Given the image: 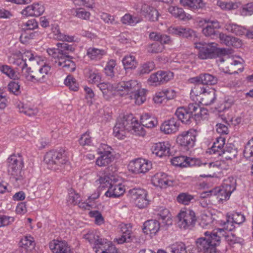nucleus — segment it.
Masks as SVG:
<instances>
[{
  "label": "nucleus",
  "instance_id": "f257e3e1",
  "mask_svg": "<svg viewBox=\"0 0 253 253\" xmlns=\"http://www.w3.org/2000/svg\"><path fill=\"white\" fill-rule=\"evenodd\" d=\"M205 237L198 238L196 247L191 245L187 248V253H216V247L220 243L218 232L204 233Z\"/></svg>",
  "mask_w": 253,
  "mask_h": 253
},
{
  "label": "nucleus",
  "instance_id": "f03ea898",
  "mask_svg": "<svg viewBox=\"0 0 253 253\" xmlns=\"http://www.w3.org/2000/svg\"><path fill=\"white\" fill-rule=\"evenodd\" d=\"M190 97L194 101L198 102L203 105H210L216 99L215 91L208 87H205L202 85L198 84L191 90Z\"/></svg>",
  "mask_w": 253,
  "mask_h": 253
},
{
  "label": "nucleus",
  "instance_id": "7ed1b4c3",
  "mask_svg": "<svg viewBox=\"0 0 253 253\" xmlns=\"http://www.w3.org/2000/svg\"><path fill=\"white\" fill-rule=\"evenodd\" d=\"M44 161L50 169L55 170H61L69 166V162L63 149L47 152L44 156Z\"/></svg>",
  "mask_w": 253,
  "mask_h": 253
},
{
  "label": "nucleus",
  "instance_id": "20e7f679",
  "mask_svg": "<svg viewBox=\"0 0 253 253\" xmlns=\"http://www.w3.org/2000/svg\"><path fill=\"white\" fill-rule=\"evenodd\" d=\"M236 179L232 176L225 178L221 186L212 189L213 196H216L219 203L229 199L231 194L236 190Z\"/></svg>",
  "mask_w": 253,
  "mask_h": 253
},
{
  "label": "nucleus",
  "instance_id": "39448f33",
  "mask_svg": "<svg viewBox=\"0 0 253 253\" xmlns=\"http://www.w3.org/2000/svg\"><path fill=\"white\" fill-rule=\"evenodd\" d=\"M8 172L16 181L22 182L24 177L22 168L24 166L23 160L20 155H12L7 159Z\"/></svg>",
  "mask_w": 253,
  "mask_h": 253
},
{
  "label": "nucleus",
  "instance_id": "423d86ee",
  "mask_svg": "<svg viewBox=\"0 0 253 253\" xmlns=\"http://www.w3.org/2000/svg\"><path fill=\"white\" fill-rule=\"evenodd\" d=\"M197 135L198 131L196 129H190L179 134L176 141L184 151H190L195 145Z\"/></svg>",
  "mask_w": 253,
  "mask_h": 253
},
{
  "label": "nucleus",
  "instance_id": "0eeeda50",
  "mask_svg": "<svg viewBox=\"0 0 253 253\" xmlns=\"http://www.w3.org/2000/svg\"><path fill=\"white\" fill-rule=\"evenodd\" d=\"M178 226L181 229H190L194 227L197 217L194 211L186 209L180 211L177 215Z\"/></svg>",
  "mask_w": 253,
  "mask_h": 253
},
{
  "label": "nucleus",
  "instance_id": "6e6552de",
  "mask_svg": "<svg viewBox=\"0 0 253 253\" xmlns=\"http://www.w3.org/2000/svg\"><path fill=\"white\" fill-rule=\"evenodd\" d=\"M128 194L134 202L136 207L139 209L146 208L150 204L148 192L140 188H134L128 191Z\"/></svg>",
  "mask_w": 253,
  "mask_h": 253
},
{
  "label": "nucleus",
  "instance_id": "1a4fd4ad",
  "mask_svg": "<svg viewBox=\"0 0 253 253\" xmlns=\"http://www.w3.org/2000/svg\"><path fill=\"white\" fill-rule=\"evenodd\" d=\"M141 84L136 81L130 80L127 81H121L115 84V90L121 96L129 95L138 90Z\"/></svg>",
  "mask_w": 253,
  "mask_h": 253
},
{
  "label": "nucleus",
  "instance_id": "9d476101",
  "mask_svg": "<svg viewBox=\"0 0 253 253\" xmlns=\"http://www.w3.org/2000/svg\"><path fill=\"white\" fill-rule=\"evenodd\" d=\"M195 48L198 49V57L201 59H211L216 57L217 47L213 42H195Z\"/></svg>",
  "mask_w": 253,
  "mask_h": 253
},
{
  "label": "nucleus",
  "instance_id": "9b49d317",
  "mask_svg": "<svg viewBox=\"0 0 253 253\" xmlns=\"http://www.w3.org/2000/svg\"><path fill=\"white\" fill-rule=\"evenodd\" d=\"M57 48H49L46 50L48 54L54 59L69 58V53L75 49L73 45L64 42L57 43Z\"/></svg>",
  "mask_w": 253,
  "mask_h": 253
},
{
  "label": "nucleus",
  "instance_id": "f8f14e48",
  "mask_svg": "<svg viewBox=\"0 0 253 253\" xmlns=\"http://www.w3.org/2000/svg\"><path fill=\"white\" fill-rule=\"evenodd\" d=\"M111 148L105 144H101L97 150L100 156L96 160V164L99 167L109 165L114 160L111 153Z\"/></svg>",
  "mask_w": 253,
  "mask_h": 253
},
{
  "label": "nucleus",
  "instance_id": "ddd939ff",
  "mask_svg": "<svg viewBox=\"0 0 253 253\" xmlns=\"http://www.w3.org/2000/svg\"><path fill=\"white\" fill-rule=\"evenodd\" d=\"M131 121L130 116H124L119 118L113 128L114 135L119 139H123L126 133L130 130L129 122Z\"/></svg>",
  "mask_w": 253,
  "mask_h": 253
},
{
  "label": "nucleus",
  "instance_id": "4468645a",
  "mask_svg": "<svg viewBox=\"0 0 253 253\" xmlns=\"http://www.w3.org/2000/svg\"><path fill=\"white\" fill-rule=\"evenodd\" d=\"M41 66L39 68L33 76H30V82L34 84L43 83L46 82L50 74L51 66L43 62L40 64Z\"/></svg>",
  "mask_w": 253,
  "mask_h": 253
},
{
  "label": "nucleus",
  "instance_id": "2eb2a0df",
  "mask_svg": "<svg viewBox=\"0 0 253 253\" xmlns=\"http://www.w3.org/2000/svg\"><path fill=\"white\" fill-rule=\"evenodd\" d=\"M173 77V74L170 71H159L152 74L148 79L151 85H158L166 83Z\"/></svg>",
  "mask_w": 253,
  "mask_h": 253
},
{
  "label": "nucleus",
  "instance_id": "dca6fc26",
  "mask_svg": "<svg viewBox=\"0 0 253 253\" xmlns=\"http://www.w3.org/2000/svg\"><path fill=\"white\" fill-rule=\"evenodd\" d=\"M199 23L204 27L202 32L205 36L213 37L218 34L217 30L220 28V25L217 20L204 19L200 20Z\"/></svg>",
  "mask_w": 253,
  "mask_h": 253
},
{
  "label": "nucleus",
  "instance_id": "f3484780",
  "mask_svg": "<svg viewBox=\"0 0 253 253\" xmlns=\"http://www.w3.org/2000/svg\"><path fill=\"white\" fill-rule=\"evenodd\" d=\"M134 173H146L152 168V162L148 160L137 159L133 161L130 165Z\"/></svg>",
  "mask_w": 253,
  "mask_h": 253
},
{
  "label": "nucleus",
  "instance_id": "a211bd4d",
  "mask_svg": "<svg viewBox=\"0 0 253 253\" xmlns=\"http://www.w3.org/2000/svg\"><path fill=\"white\" fill-rule=\"evenodd\" d=\"M225 29L228 32L232 33L237 36H242L246 34V36L248 38L253 39V26L252 27L250 31H248L241 25L229 22L225 24Z\"/></svg>",
  "mask_w": 253,
  "mask_h": 253
},
{
  "label": "nucleus",
  "instance_id": "6ab92c4d",
  "mask_svg": "<svg viewBox=\"0 0 253 253\" xmlns=\"http://www.w3.org/2000/svg\"><path fill=\"white\" fill-rule=\"evenodd\" d=\"M170 147V145L168 141H162L154 143L151 150L153 154L162 158L169 155Z\"/></svg>",
  "mask_w": 253,
  "mask_h": 253
},
{
  "label": "nucleus",
  "instance_id": "aec40b11",
  "mask_svg": "<svg viewBox=\"0 0 253 253\" xmlns=\"http://www.w3.org/2000/svg\"><path fill=\"white\" fill-rule=\"evenodd\" d=\"M114 181L105 192V195L106 197L116 198L124 195L126 191L125 185L119 182L117 178Z\"/></svg>",
  "mask_w": 253,
  "mask_h": 253
},
{
  "label": "nucleus",
  "instance_id": "412c9836",
  "mask_svg": "<svg viewBox=\"0 0 253 253\" xmlns=\"http://www.w3.org/2000/svg\"><path fill=\"white\" fill-rule=\"evenodd\" d=\"M44 7L42 3H34L23 9L21 14L25 17L39 16L44 11Z\"/></svg>",
  "mask_w": 253,
  "mask_h": 253
},
{
  "label": "nucleus",
  "instance_id": "4be33fe9",
  "mask_svg": "<svg viewBox=\"0 0 253 253\" xmlns=\"http://www.w3.org/2000/svg\"><path fill=\"white\" fill-rule=\"evenodd\" d=\"M49 247L53 253H73L65 241L53 240L50 242Z\"/></svg>",
  "mask_w": 253,
  "mask_h": 253
},
{
  "label": "nucleus",
  "instance_id": "5701e85b",
  "mask_svg": "<svg viewBox=\"0 0 253 253\" xmlns=\"http://www.w3.org/2000/svg\"><path fill=\"white\" fill-rule=\"evenodd\" d=\"M84 238L87 240L91 245H93L96 250L106 242V239L100 237L99 232L96 230H89L84 235Z\"/></svg>",
  "mask_w": 253,
  "mask_h": 253
},
{
  "label": "nucleus",
  "instance_id": "b1692460",
  "mask_svg": "<svg viewBox=\"0 0 253 253\" xmlns=\"http://www.w3.org/2000/svg\"><path fill=\"white\" fill-rule=\"evenodd\" d=\"M120 231L122 234L121 237L116 239L119 244L125 242H129L132 240V226L130 224L122 223L119 225Z\"/></svg>",
  "mask_w": 253,
  "mask_h": 253
},
{
  "label": "nucleus",
  "instance_id": "393cba45",
  "mask_svg": "<svg viewBox=\"0 0 253 253\" xmlns=\"http://www.w3.org/2000/svg\"><path fill=\"white\" fill-rule=\"evenodd\" d=\"M180 126L178 121L174 118L165 121L161 126V130L165 134L174 133L178 131Z\"/></svg>",
  "mask_w": 253,
  "mask_h": 253
},
{
  "label": "nucleus",
  "instance_id": "a878e982",
  "mask_svg": "<svg viewBox=\"0 0 253 253\" xmlns=\"http://www.w3.org/2000/svg\"><path fill=\"white\" fill-rule=\"evenodd\" d=\"M154 185L161 188L166 187L172 185V181L169 179L168 175L162 172L156 173L152 178Z\"/></svg>",
  "mask_w": 253,
  "mask_h": 253
},
{
  "label": "nucleus",
  "instance_id": "bb28decb",
  "mask_svg": "<svg viewBox=\"0 0 253 253\" xmlns=\"http://www.w3.org/2000/svg\"><path fill=\"white\" fill-rule=\"evenodd\" d=\"M223 71L225 73L229 74H234L238 73L243 70V65L241 62L228 59L224 65Z\"/></svg>",
  "mask_w": 253,
  "mask_h": 253
},
{
  "label": "nucleus",
  "instance_id": "cd10ccee",
  "mask_svg": "<svg viewBox=\"0 0 253 253\" xmlns=\"http://www.w3.org/2000/svg\"><path fill=\"white\" fill-rule=\"evenodd\" d=\"M34 239L31 236H25L20 240V247L25 253H33L35 251Z\"/></svg>",
  "mask_w": 253,
  "mask_h": 253
},
{
  "label": "nucleus",
  "instance_id": "c85d7f7f",
  "mask_svg": "<svg viewBox=\"0 0 253 253\" xmlns=\"http://www.w3.org/2000/svg\"><path fill=\"white\" fill-rule=\"evenodd\" d=\"M69 58H61L55 59V66L61 67L66 72H74L76 69V64L74 62Z\"/></svg>",
  "mask_w": 253,
  "mask_h": 253
},
{
  "label": "nucleus",
  "instance_id": "c756f323",
  "mask_svg": "<svg viewBox=\"0 0 253 253\" xmlns=\"http://www.w3.org/2000/svg\"><path fill=\"white\" fill-rule=\"evenodd\" d=\"M141 13L151 21L158 20L159 15L157 9L146 4L142 5Z\"/></svg>",
  "mask_w": 253,
  "mask_h": 253
},
{
  "label": "nucleus",
  "instance_id": "7c9ffc66",
  "mask_svg": "<svg viewBox=\"0 0 253 253\" xmlns=\"http://www.w3.org/2000/svg\"><path fill=\"white\" fill-rule=\"evenodd\" d=\"M175 115L178 120L184 124H189L193 119L191 113L189 112L188 109L184 107L178 108L175 112Z\"/></svg>",
  "mask_w": 253,
  "mask_h": 253
},
{
  "label": "nucleus",
  "instance_id": "2f4dec72",
  "mask_svg": "<svg viewBox=\"0 0 253 253\" xmlns=\"http://www.w3.org/2000/svg\"><path fill=\"white\" fill-rule=\"evenodd\" d=\"M219 38L221 43L228 46L239 47L241 46V41L237 38L223 33H220Z\"/></svg>",
  "mask_w": 253,
  "mask_h": 253
},
{
  "label": "nucleus",
  "instance_id": "473e14b6",
  "mask_svg": "<svg viewBox=\"0 0 253 253\" xmlns=\"http://www.w3.org/2000/svg\"><path fill=\"white\" fill-rule=\"evenodd\" d=\"M169 12L175 18L186 21L192 19V16L185 13L182 8L175 6H170L168 8Z\"/></svg>",
  "mask_w": 253,
  "mask_h": 253
},
{
  "label": "nucleus",
  "instance_id": "72a5a7b5",
  "mask_svg": "<svg viewBox=\"0 0 253 253\" xmlns=\"http://www.w3.org/2000/svg\"><path fill=\"white\" fill-rule=\"evenodd\" d=\"M225 139L222 137H217L209 150L211 154H215L221 156L223 154L224 149Z\"/></svg>",
  "mask_w": 253,
  "mask_h": 253
},
{
  "label": "nucleus",
  "instance_id": "f704fd0d",
  "mask_svg": "<svg viewBox=\"0 0 253 253\" xmlns=\"http://www.w3.org/2000/svg\"><path fill=\"white\" fill-rule=\"evenodd\" d=\"M51 31L54 35V38L57 40L67 42H73L75 41L74 36H69L62 33L60 30L59 26L56 24L52 25Z\"/></svg>",
  "mask_w": 253,
  "mask_h": 253
},
{
  "label": "nucleus",
  "instance_id": "c9c22d12",
  "mask_svg": "<svg viewBox=\"0 0 253 253\" xmlns=\"http://www.w3.org/2000/svg\"><path fill=\"white\" fill-rule=\"evenodd\" d=\"M160 222L156 220H149L144 224L143 231L146 234H150L151 236L156 235L160 229Z\"/></svg>",
  "mask_w": 253,
  "mask_h": 253
},
{
  "label": "nucleus",
  "instance_id": "e433bc0d",
  "mask_svg": "<svg viewBox=\"0 0 253 253\" xmlns=\"http://www.w3.org/2000/svg\"><path fill=\"white\" fill-rule=\"evenodd\" d=\"M179 2L181 5L193 11L203 8L205 6L203 0H180Z\"/></svg>",
  "mask_w": 253,
  "mask_h": 253
},
{
  "label": "nucleus",
  "instance_id": "4c0bfd02",
  "mask_svg": "<svg viewBox=\"0 0 253 253\" xmlns=\"http://www.w3.org/2000/svg\"><path fill=\"white\" fill-rule=\"evenodd\" d=\"M107 52L103 49L90 47L87 49L86 55L92 60L97 61L106 55Z\"/></svg>",
  "mask_w": 253,
  "mask_h": 253
},
{
  "label": "nucleus",
  "instance_id": "58836bf2",
  "mask_svg": "<svg viewBox=\"0 0 253 253\" xmlns=\"http://www.w3.org/2000/svg\"><path fill=\"white\" fill-rule=\"evenodd\" d=\"M116 178L112 175H108L104 174L103 176H100L96 181V182L100 184L98 188L102 190L105 188H108V189L112 184L113 182L115 181L114 180Z\"/></svg>",
  "mask_w": 253,
  "mask_h": 253
},
{
  "label": "nucleus",
  "instance_id": "ea45409f",
  "mask_svg": "<svg viewBox=\"0 0 253 253\" xmlns=\"http://www.w3.org/2000/svg\"><path fill=\"white\" fill-rule=\"evenodd\" d=\"M140 122L142 126L148 128H152L158 123L157 119L148 113H144L141 116Z\"/></svg>",
  "mask_w": 253,
  "mask_h": 253
},
{
  "label": "nucleus",
  "instance_id": "a19ab883",
  "mask_svg": "<svg viewBox=\"0 0 253 253\" xmlns=\"http://www.w3.org/2000/svg\"><path fill=\"white\" fill-rule=\"evenodd\" d=\"M157 215L159 220H161L163 223L166 225L171 224L169 211L163 207H159L157 210Z\"/></svg>",
  "mask_w": 253,
  "mask_h": 253
},
{
  "label": "nucleus",
  "instance_id": "79ce46f5",
  "mask_svg": "<svg viewBox=\"0 0 253 253\" xmlns=\"http://www.w3.org/2000/svg\"><path fill=\"white\" fill-rule=\"evenodd\" d=\"M26 60L23 59L21 53L18 54H13L11 55L8 58V61L10 64H12L17 67L18 70L21 69L22 68L26 66Z\"/></svg>",
  "mask_w": 253,
  "mask_h": 253
},
{
  "label": "nucleus",
  "instance_id": "37998d69",
  "mask_svg": "<svg viewBox=\"0 0 253 253\" xmlns=\"http://www.w3.org/2000/svg\"><path fill=\"white\" fill-rule=\"evenodd\" d=\"M130 118H131V121L129 122V125L131 126L129 131H130L132 134L135 135L144 136L145 134V131L142 126L136 120H133L132 116H130Z\"/></svg>",
  "mask_w": 253,
  "mask_h": 253
},
{
  "label": "nucleus",
  "instance_id": "c03bdc74",
  "mask_svg": "<svg viewBox=\"0 0 253 253\" xmlns=\"http://www.w3.org/2000/svg\"><path fill=\"white\" fill-rule=\"evenodd\" d=\"M95 252L96 253H120L116 247L107 240L101 246L95 250Z\"/></svg>",
  "mask_w": 253,
  "mask_h": 253
},
{
  "label": "nucleus",
  "instance_id": "a18cd8bd",
  "mask_svg": "<svg viewBox=\"0 0 253 253\" xmlns=\"http://www.w3.org/2000/svg\"><path fill=\"white\" fill-rule=\"evenodd\" d=\"M122 62L126 70L134 69L137 65L135 57L132 55L125 56L122 60Z\"/></svg>",
  "mask_w": 253,
  "mask_h": 253
},
{
  "label": "nucleus",
  "instance_id": "49530a36",
  "mask_svg": "<svg viewBox=\"0 0 253 253\" xmlns=\"http://www.w3.org/2000/svg\"><path fill=\"white\" fill-rule=\"evenodd\" d=\"M146 90L140 87L138 91H135L129 97L135 100L136 104L140 105L146 100Z\"/></svg>",
  "mask_w": 253,
  "mask_h": 253
},
{
  "label": "nucleus",
  "instance_id": "de8ad7c7",
  "mask_svg": "<svg viewBox=\"0 0 253 253\" xmlns=\"http://www.w3.org/2000/svg\"><path fill=\"white\" fill-rule=\"evenodd\" d=\"M87 77L88 81L91 84H97L101 80L100 73L95 69L89 68L87 72Z\"/></svg>",
  "mask_w": 253,
  "mask_h": 253
},
{
  "label": "nucleus",
  "instance_id": "09e8293b",
  "mask_svg": "<svg viewBox=\"0 0 253 253\" xmlns=\"http://www.w3.org/2000/svg\"><path fill=\"white\" fill-rule=\"evenodd\" d=\"M15 105L20 113H24L28 116L31 117L35 116L38 113L37 109L28 108L21 102H17Z\"/></svg>",
  "mask_w": 253,
  "mask_h": 253
},
{
  "label": "nucleus",
  "instance_id": "8fccbe9b",
  "mask_svg": "<svg viewBox=\"0 0 253 253\" xmlns=\"http://www.w3.org/2000/svg\"><path fill=\"white\" fill-rule=\"evenodd\" d=\"M231 217L229 215V213H227L226 215V220L224 222L222 225L223 226V228H218L217 229V231L221 233L224 229L229 231H232L237 227V225L234 223L233 221L231 219H230Z\"/></svg>",
  "mask_w": 253,
  "mask_h": 253
},
{
  "label": "nucleus",
  "instance_id": "3c124183",
  "mask_svg": "<svg viewBox=\"0 0 253 253\" xmlns=\"http://www.w3.org/2000/svg\"><path fill=\"white\" fill-rule=\"evenodd\" d=\"M243 155L247 160L253 162V137L245 145Z\"/></svg>",
  "mask_w": 253,
  "mask_h": 253
},
{
  "label": "nucleus",
  "instance_id": "603ef678",
  "mask_svg": "<svg viewBox=\"0 0 253 253\" xmlns=\"http://www.w3.org/2000/svg\"><path fill=\"white\" fill-rule=\"evenodd\" d=\"M121 21L124 24L134 26L141 21V19L138 16H134L130 14H126L122 17Z\"/></svg>",
  "mask_w": 253,
  "mask_h": 253
},
{
  "label": "nucleus",
  "instance_id": "864d4df0",
  "mask_svg": "<svg viewBox=\"0 0 253 253\" xmlns=\"http://www.w3.org/2000/svg\"><path fill=\"white\" fill-rule=\"evenodd\" d=\"M238 154V151L233 146L229 145L226 147L223 153L224 158L228 160H233L235 159Z\"/></svg>",
  "mask_w": 253,
  "mask_h": 253
},
{
  "label": "nucleus",
  "instance_id": "5fc2aeb1",
  "mask_svg": "<svg viewBox=\"0 0 253 253\" xmlns=\"http://www.w3.org/2000/svg\"><path fill=\"white\" fill-rule=\"evenodd\" d=\"M172 253H187L185 245L182 242H176L169 247Z\"/></svg>",
  "mask_w": 253,
  "mask_h": 253
},
{
  "label": "nucleus",
  "instance_id": "6e6d98bb",
  "mask_svg": "<svg viewBox=\"0 0 253 253\" xmlns=\"http://www.w3.org/2000/svg\"><path fill=\"white\" fill-rule=\"evenodd\" d=\"M232 221L237 225L240 226L243 224L246 221L245 215L242 213V212H233L232 213H229Z\"/></svg>",
  "mask_w": 253,
  "mask_h": 253
},
{
  "label": "nucleus",
  "instance_id": "4d7b16f0",
  "mask_svg": "<svg viewBox=\"0 0 253 253\" xmlns=\"http://www.w3.org/2000/svg\"><path fill=\"white\" fill-rule=\"evenodd\" d=\"M116 60L111 59L108 61L104 68V72L105 75L111 78L114 77V68L116 66Z\"/></svg>",
  "mask_w": 253,
  "mask_h": 253
},
{
  "label": "nucleus",
  "instance_id": "13d9d810",
  "mask_svg": "<svg viewBox=\"0 0 253 253\" xmlns=\"http://www.w3.org/2000/svg\"><path fill=\"white\" fill-rule=\"evenodd\" d=\"M64 84L73 91H76L79 89V84L72 76L68 75L64 80Z\"/></svg>",
  "mask_w": 253,
  "mask_h": 253
},
{
  "label": "nucleus",
  "instance_id": "bf43d9fd",
  "mask_svg": "<svg viewBox=\"0 0 253 253\" xmlns=\"http://www.w3.org/2000/svg\"><path fill=\"white\" fill-rule=\"evenodd\" d=\"M38 35V33L30 30H24L20 37L22 43H25L30 40L34 39Z\"/></svg>",
  "mask_w": 253,
  "mask_h": 253
},
{
  "label": "nucleus",
  "instance_id": "052dcab7",
  "mask_svg": "<svg viewBox=\"0 0 253 253\" xmlns=\"http://www.w3.org/2000/svg\"><path fill=\"white\" fill-rule=\"evenodd\" d=\"M0 71L11 79L15 80L17 78L15 71L7 65H0Z\"/></svg>",
  "mask_w": 253,
  "mask_h": 253
},
{
  "label": "nucleus",
  "instance_id": "680f3d73",
  "mask_svg": "<svg viewBox=\"0 0 253 253\" xmlns=\"http://www.w3.org/2000/svg\"><path fill=\"white\" fill-rule=\"evenodd\" d=\"M202 84L213 85L217 83V78L209 74H202Z\"/></svg>",
  "mask_w": 253,
  "mask_h": 253
},
{
  "label": "nucleus",
  "instance_id": "e2e57ef3",
  "mask_svg": "<svg viewBox=\"0 0 253 253\" xmlns=\"http://www.w3.org/2000/svg\"><path fill=\"white\" fill-rule=\"evenodd\" d=\"M194 199L193 196L186 193H181L177 197V202L185 205H189Z\"/></svg>",
  "mask_w": 253,
  "mask_h": 253
},
{
  "label": "nucleus",
  "instance_id": "0e129e2a",
  "mask_svg": "<svg viewBox=\"0 0 253 253\" xmlns=\"http://www.w3.org/2000/svg\"><path fill=\"white\" fill-rule=\"evenodd\" d=\"M73 15L84 20L89 19L90 14L83 8L74 9L72 11Z\"/></svg>",
  "mask_w": 253,
  "mask_h": 253
},
{
  "label": "nucleus",
  "instance_id": "69168bd1",
  "mask_svg": "<svg viewBox=\"0 0 253 253\" xmlns=\"http://www.w3.org/2000/svg\"><path fill=\"white\" fill-rule=\"evenodd\" d=\"M88 214L90 217L94 218V222L96 224L100 225L104 223V219L98 211H91L89 212Z\"/></svg>",
  "mask_w": 253,
  "mask_h": 253
},
{
  "label": "nucleus",
  "instance_id": "338daca9",
  "mask_svg": "<svg viewBox=\"0 0 253 253\" xmlns=\"http://www.w3.org/2000/svg\"><path fill=\"white\" fill-rule=\"evenodd\" d=\"M194 102L195 103L189 104L188 107L186 108L187 109H188V112L191 113L192 118L194 116H199V113H201V112L203 111L199 105V103H198V102ZM204 111L205 110H204Z\"/></svg>",
  "mask_w": 253,
  "mask_h": 253
},
{
  "label": "nucleus",
  "instance_id": "774afa93",
  "mask_svg": "<svg viewBox=\"0 0 253 253\" xmlns=\"http://www.w3.org/2000/svg\"><path fill=\"white\" fill-rule=\"evenodd\" d=\"M25 56L30 61H35L38 65L44 62L43 59L42 57L38 55L32 51H27L25 52Z\"/></svg>",
  "mask_w": 253,
  "mask_h": 253
}]
</instances>
